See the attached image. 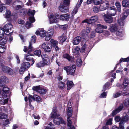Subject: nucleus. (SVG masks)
<instances>
[{
    "mask_svg": "<svg viewBox=\"0 0 129 129\" xmlns=\"http://www.w3.org/2000/svg\"><path fill=\"white\" fill-rule=\"evenodd\" d=\"M70 17V14L67 13L62 14L60 15L59 17L58 14H56L55 15H54L53 14H51L49 16V17L50 23L51 24L55 23H56L57 21L56 19L59 18L61 20L68 21L69 20Z\"/></svg>",
    "mask_w": 129,
    "mask_h": 129,
    "instance_id": "1",
    "label": "nucleus"
},
{
    "mask_svg": "<svg viewBox=\"0 0 129 129\" xmlns=\"http://www.w3.org/2000/svg\"><path fill=\"white\" fill-rule=\"evenodd\" d=\"M57 108L56 107H55L53 108L52 112L51 114V117L54 118L53 121L54 123L58 125L60 123L65 124V122L61 117H59L60 115L57 113Z\"/></svg>",
    "mask_w": 129,
    "mask_h": 129,
    "instance_id": "2",
    "label": "nucleus"
},
{
    "mask_svg": "<svg viewBox=\"0 0 129 129\" xmlns=\"http://www.w3.org/2000/svg\"><path fill=\"white\" fill-rule=\"evenodd\" d=\"M3 93L2 94V98L0 100V103L2 105H4L7 103L9 100L8 98H7V93L9 92V88L6 87H4L3 89Z\"/></svg>",
    "mask_w": 129,
    "mask_h": 129,
    "instance_id": "3",
    "label": "nucleus"
},
{
    "mask_svg": "<svg viewBox=\"0 0 129 129\" xmlns=\"http://www.w3.org/2000/svg\"><path fill=\"white\" fill-rule=\"evenodd\" d=\"M32 48L31 44L30 43L29 47L28 48L26 46H24L23 50L25 52L28 51V54L27 55H25L24 60H26L28 61H31L32 62V65H33L35 61L31 57V56H30L31 54L29 53L31 51Z\"/></svg>",
    "mask_w": 129,
    "mask_h": 129,
    "instance_id": "4",
    "label": "nucleus"
},
{
    "mask_svg": "<svg viewBox=\"0 0 129 129\" xmlns=\"http://www.w3.org/2000/svg\"><path fill=\"white\" fill-rule=\"evenodd\" d=\"M76 68V66L75 65L64 67L63 68L66 71L67 74L71 75H74Z\"/></svg>",
    "mask_w": 129,
    "mask_h": 129,
    "instance_id": "5",
    "label": "nucleus"
},
{
    "mask_svg": "<svg viewBox=\"0 0 129 129\" xmlns=\"http://www.w3.org/2000/svg\"><path fill=\"white\" fill-rule=\"evenodd\" d=\"M13 6L14 9L18 12L23 8V4L22 2L20 1H16L13 3Z\"/></svg>",
    "mask_w": 129,
    "mask_h": 129,
    "instance_id": "6",
    "label": "nucleus"
},
{
    "mask_svg": "<svg viewBox=\"0 0 129 129\" xmlns=\"http://www.w3.org/2000/svg\"><path fill=\"white\" fill-rule=\"evenodd\" d=\"M41 46L42 48L46 52H49L51 51V45L49 43L45 42Z\"/></svg>",
    "mask_w": 129,
    "mask_h": 129,
    "instance_id": "7",
    "label": "nucleus"
},
{
    "mask_svg": "<svg viewBox=\"0 0 129 129\" xmlns=\"http://www.w3.org/2000/svg\"><path fill=\"white\" fill-rule=\"evenodd\" d=\"M41 57L43 60V62L44 65H48L51 63L50 58L46 54L41 55Z\"/></svg>",
    "mask_w": 129,
    "mask_h": 129,
    "instance_id": "8",
    "label": "nucleus"
},
{
    "mask_svg": "<svg viewBox=\"0 0 129 129\" xmlns=\"http://www.w3.org/2000/svg\"><path fill=\"white\" fill-rule=\"evenodd\" d=\"M32 89L33 90L41 94H45L47 92V90L46 89L41 87L40 86L33 87Z\"/></svg>",
    "mask_w": 129,
    "mask_h": 129,
    "instance_id": "9",
    "label": "nucleus"
},
{
    "mask_svg": "<svg viewBox=\"0 0 129 129\" xmlns=\"http://www.w3.org/2000/svg\"><path fill=\"white\" fill-rule=\"evenodd\" d=\"M98 19V16H93L91 17L89 19H86L82 21V23L83 24L85 23L88 24H90L92 22H96Z\"/></svg>",
    "mask_w": 129,
    "mask_h": 129,
    "instance_id": "10",
    "label": "nucleus"
},
{
    "mask_svg": "<svg viewBox=\"0 0 129 129\" xmlns=\"http://www.w3.org/2000/svg\"><path fill=\"white\" fill-rule=\"evenodd\" d=\"M109 3L107 1H105L102 3L100 6V10L101 11H103L106 10L107 8L109 7Z\"/></svg>",
    "mask_w": 129,
    "mask_h": 129,
    "instance_id": "11",
    "label": "nucleus"
},
{
    "mask_svg": "<svg viewBox=\"0 0 129 129\" xmlns=\"http://www.w3.org/2000/svg\"><path fill=\"white\" fill-rule=\"evenodd\" d=\"M35 12L34 10L29 9L27 12L28 15L30 16L29 18L30 21L31 22H34L35 21V20L34 17V15Z\"/></svg>",
    "mask_w": 129,
    "mask_h": 129,
    "instance_id": "12",
    "label": "nucleus"
},
{
    "mask_svg": "<svg viewBox=\"0 0 129 129\" xmlns=\"http://www.w3.org/2000/svg\"><path fill=\"white\" fill-rule=\"evenodd\" d=\"M2 66V70L4 72L8 73L11 75H13V71L12 69L8 67L4 66L3 64Z\"/></svg>",
    "mask_w": 129,
    "mask_h": 129,
    "instance_id": "13",
    "label": "nucleus"
},
{
    "mask_svg": "<svg viewBox=\"0 0 129 129\" xmlns=\"http://www.w3.org/2000/svg\"><path fill=\"white\" fill-rule=\"evenodd\" d=\"M108 9L110 10V12H107L108 15L112 16H114L116 13V9L115 7L114 6H112L109 7Z\"/></svg>",
    "mask_w": 129,
    "mask_h": 129,
    "instance_id": "14",
    "label": "nucleus"
},
{
    "mask_svg": "<svg viewBox=\"0 0 129 129\" xmlns=\"http://www.w3.org/2000/svg\"><path fill=\"white\" fill-rule=\"evenodd\" d=\"M70 102L68 103V107L67 110V116L68 117H69L72 116L73 113V109L71 105H70Z\"/></svg>",
    "mask_w": 129,
    "mask_h": 129,
    "instance_id": "15",
    "label": "nucleus"
},
{
    "mask_svg": "<svg viewBox=\"0 0 129 129\" xmlns=\"http://www.w3.org/2000/svg\"><path fill=\"white\" fill-rule=\"evenodd\" d=\"M97 27L95 29L96 32L99 33H101L103 31V29H106L107 28V27L106 26L100 24L97 25Z\"/></svg>",
    "mask_w": 129,
    "mask_h": 129,
    "instance_id": "16",
    "label": "nucleus"
},
{
    "mask_svg": "<svg viewBox=\"0 0 129 129\" xmlns=\"http://www.w3.org/2000/svg\"><path fill=\"white\" fill-rule=\"evenodd\" d=\"M112 16H109L107 14H104V19L107 23H111L112 22L113 20V18Z\"/></svg>",
    "mask_w": 129,
    "mask_h": 129,
    "instance_id": "17",
    "label": "nucleus"
},
{
    "mask_svg": "<svg viewBox=\"0 0 129 129\" xmlns=\"http://www.w3.org/2000/svg\"><path fill=\"white\" fill-rule=\"evenodd\" d=\"M47 32L44 30L43 28H41L40 30L39 31H37L35 34L37 35H40L42 37H45L46 34Z\"/></svg>",
    "mask_w": 129,
    "mask_h": 129,
    "instance_id": "18",
    "label": "nucleus"
},
{
    "mask_svg": "<svg viewBox=\"0 0 129 129\" xmlns=\"http://www.w3.org/2000/svg\"><path fill=\"white\" fill-rule=\"evenodd\" d=\"M60 10L62 12L66 13L69 11V8L68 7L65 6L62 3H61L59 7Z\"/></svg>",
    "mask_w": 129,
    "mask_h": 129,
    "instance_id": "19",
    "label": "nucleus"
},
{
    "mask_svg": "<svg viewBox=\"0 0 129 129\" xmlns=\"http://www.w3.org/2000/svg\"><path fill=\"white\" fill-rule=\"evenodd\" d=\"M119 29V27L117 24H110L109 29L112 32H114L117 31Z\"/></svg>",
    "mask_w": 129,
    "mask_h": 129,
    "instance_id": "20",
    "label": "nucleus"
},
{
    "mask_svg": "<svg viewBox=\"0 0 129 129\" xmlns=\"http://www.w3.org/2000/svg\"><path fill=\"white\" fill-rule=\"evenodd\" d=\"M123 108V104H121L117 108L112 111V115L114 116L121 111Z\"/></svg>",
    "mask_w": 129,
    "mask_h": 129,
    "instance_id": "21",
    "label": "nucleus"
},
{
    "mask_svg": "<svg viewBox=\"0 0 129 129\" xmlns=\"http://www.w3.org/2000/svg\"><path fill=\"white\" fill-rule=\"evenodd\" d=\"M7 82V78L5 76H2L0 77V87L3 86Z\"/></svg>",
    "mask_w": 129,
    "mask_h": 129,
    "instance_id": "22",
    "label": "nucleus"
},
{
    "mask_svg": "<svg viewBox=\"0 0 129 129\" xmlns=\"http://www.w3.org/2000/svg\"><path fill=\"white\" fill-rule=\"evenodd\" d=\"M129 14V10H126L123 13L121 14L120 16V19L124 20Z\"/></svg>",
    "mask_w": 129,
    "mask_h": 129,
    "instance_id": "23",
    "label": "nucleus"
},
{
    "mask_svg": "<svg viewBox=\"0 0 129 129\" xmlns=\"http://www.w3.org/2000/svg\"><path fill=\"white\" fill-rule=\"evenodd\" d=\"M81 40V37L79 36L75 37L73 40V44L74 45H78L80 42Z\"/></svg>",
    "mask_w": 129,
    "mask_h": 129,
    "instance_id": "24",
    "label": "nucleus"
},
{
    "mask_svg": "<svg viewBox=\"0 0 129 129\" xmlns=\"http://www.w3.org/2000/svg\"><path fill=\"white\" fill-rule=\"evenodd\" d=\"M7 25H5L3 28H0V39H1L4 35V33H6L5 30L6 29H8V28H6V26Z\"/></svg>",
    "mask_w": 129,
    "mask_h": 129,
    "instance_id": "25",
    "label": "nucleus"
},
{
    "mask_svg": "<svg viewBox=\"0 0 129 129\" xmlns=\"http://www.w3.org/2000/svg\"><path fill=\"white\" fill-rule=\"evenodd\" d=\"M63 57L64 58H66L69 61L71 62L74 61V58L73 57L70 56L67 54H64L63 55Z\"/></svg>",
    "mask_w": 129,
    "mask_h": 129,
    "instance_id": "26",
    "label": "nucleus"
},
{
    "mask_svg": "<svg viewBox=\"0 0 129 129\" xmlns=\"http://www.w3.org/2000/svg\"><path fill=\"white\" fill-rule=\"evenodd\" d=\"M116 38L119 40H121L120 38L122 37L123 33L121 31H117L116 33Z\"/></svg>",
    "mask_w": 129,
    "mask_h": 129,
    "instance_id": "27",
    "label": "nucleus"
},
{
    "mask_svg": "<svg viewBox=\"0 0 129 129\" xmlns=\"http://www.w3.org/2000/svg\"><path fill=\"white\" fill-rule=\"evenodd\" d=\"M81 45L82 46L80 49V51L81 52H83L85 50L87 47V46L85 42L84 43L83 42H81Z\"/></svg>",
    "mask_w": 129,
    "mask_h": 129,
    "instance_id": "28",
    "label": "nucleus"
},
{
    "mask_svg": "<svg viewBox=\"0 0 129 129\" xmlns=\"http://www.w3.org/2000/svg\"><path fill=\"white\" fill-rule=\"evenodd\" d=\"M67 84V90H68L70 89L74 85L73 82L71 81H68Z\"/></svg>",
    "mask_w": 129,
    "mask_h": 129,
    "instance_id": "29",
    "label": "nucleus"
},
{
    "mask_svg": "<svg viewBox=\"0 0 129 129\" xmlns=\"http://www.w3.org/2000/svg\"><path fill=\"white\" fill-rule=\"evenodd\" d=\"M50 42H51L50 44L51 45V48H52V47H55L58 44L57 41L52 39L50 40Z\"/></svg>",
    "mask_w": 129,
    "mask_h": 129,
    "instance_id": "30",
    "label": "nucleus"
},
{
    "mask_svg": "<svg viewBox=\"0 0 129 129\" xmlns=\"http://www.w3.org/2000/svg\"><path fill=\"white\" fill-rule=\"evenodd\" d=\"M6 25H7L6 26V28H8V29H6L5 30V31H6V33H5V34H6L7 35V33H8L9 32V30H11V29L13 27V26L11 24V23L9 22Z\"/></svg>",
    "mask_w": 129,
    "mask_h": 129,
    "instance_id": "31",
    "label": "nucleus"
},
{
    "mask_svg": "<svg viewBox=\"0 0 129 129\" xmlns=\"http://www.w3.org/2000/svg\"><path fill=\"white\" fill-rule=\"evenodd\" d=\"M58 87L61 89H63L66 87V85L65 83L62 82H59L58 84Z\"/></svg>",
    "mask_w": 129,
    "mask_h": 129,
    "instance_id": "32",
    "label": "nucleus"
},
{
    "mask_svg": "<svg viewBox=\"0 0 129 129\" xmlns=\"http://www.w3.org/2000/svg\"><path fill=\"white\" fill-rule=\"evenodd\" d=\"M118 22L120 26L123 27L124 26L125 24L124 20L120 19L118 20Z\"/></svg>",
    "mask_w": 129,
    "mask_h": 129,
    "instance_id": "33",
    "label": "nucleus"
},
{
    "mask_svg": "<svg viewBox=\"0 0 129 129\" xmlns=\"http://www.w3.org/2000/svg\"><path fill=\"white\" fill-rule=\"evenodd\" d=\"M122 5L123 7H127L129 5V2L127 0H123L122 2Z\"/></svg>",
    "mask_w": 129,
    "mask_h": 129,
    "instance_id": "34",
    "label": "nucleus"
},
{
    "mask_svg": "<svg viewBox=\"0 0 129 129\" xmlns=\"http://www.w3.org/2000/svg\"><path fill=\"white\" fill-rule=\"evenodd\" d=\"M122 94V91L114 93L113 94V97L114 98H116L120 96Z\"/></svg>",
    "mask_w": 129,
    "mask_h": 129,
    "instance_id": "35",
    "label": "nucleus"
},
{
    "mask_svg": "<svg viewBox=\"0 0 129 129\" xmlns=\"http://www.w3.org/2000/svg\"><path fill=\"white\" fill-rule=\"evenodd\" d=\"M18 12L20 13L21 15H24L26 13V9H24L23 8L22 9H20L19 10Z\"/></svg>",
    "mask_w": 129,
    "mask_h": 129,
    "instance_id": "36",
    "label": "nucleus"
},
{
    "mask_svg": "<svg viewBox=\"0 0 129 129\" xmlns=\"http://www.w3.org/2000/svg\"><path fill=\"white\" fill-rule=\"evenodd\" d=\"M110 86V84L109 82H107L104 85L103 87L102 91H105V90L108 89Z\"/></svg>",
    "mask_w": 129,
    "mask_h": 129,
    "instance_id": "37",
    "label": "nucleus"
},
{
    "mask_svg": "<svg viewBox=\"0 0 129 129\" xmlns=\"http://www.w3.org/2000/svg\"><path fill=\"white\" fill-rule=\"evenodd\" d=\"M66 39V37L65 36L62 35L59 37L60 42L61 44L64 42Z\"/></svg>",
    "mask_w": 129,
    "mask_h": 129,
    "instance_id": "38",
    "label": "nucleus"
},
{
    "mask_svg": "<svg viewBox=\"0 0 129 129\" xmlns=\"http://www.w3.org/2000/svg\"><path fill=\"white\" fill-rule=\"evenodd\" d=\"M3 108H4L3 110L6 112H8L9 111H10L11 109L9 105H8L6 106H3L2 107V108L3 109Z\"/></svg>",
    "mask_w": 129,
    "mask_h": 129,
    "instance_id": "39",
    "label": "nucleus"
},
{
    "mask_svg": "<svg viewBox=\"0 0 129 129\" xmlns=\"http://www.w3.org/2000/svg\"><path fill=\"white\" fill-rule=\"evenodd\" d=\"M45 129H55L54 125L50 122L48 126H46Z\"/></svg>",
    "mask_w": 129,
    "mask_h": 129,
    "instance_id": "40",
    "label": "nucleus"
},
{
    "mask_svg": "<svg viewBox=\"0 0 129 129\" xmlns=\"http://www.w3.org/2000/svg\"><path fill=\"white\" fill-rule=\"evenodd\" d=\"M76 65L78 67L80 66L82 64V62L80 58L77 59L76 61Z\"/></svg>",
    "mask_w": 129,
    "mask_h": 129,
    "instance_id": "41",
    "label": "nucleus"
},
{
    "mask_svg": "<svg viewBox=\"0 0 129 129\" xmlns=\"http://www.w3.org/2000/svg\"><path fill=\"white\" fill-rule=\"evenodd\" d=\"M22 66L26 69L27 68L29 67L30 66V64L28 62H24L22 64Z\"/></svg>",
    "mask_w": 129,
    "mask_h": 129,
    "instance_id": "42",
    "label": "nucleus"
},
{
    "mask_svg": "<svg viewBox=\"0 0 129 129\" xmlns=\"http://www.w3.org/2000/svg\"><path fill=\"white\" fill-rule=\"evenodd\" d=\"M34 100L37 102H40L41 100V97L36 95H34Z\"/></svg>",
    "mask_w": 129,
    "mask_h": 129,
    "instance_id": "43",
    "label": "nucleus"
},
{
    "mask_svg": "<svg viewBox=\"0 0 129 129\" xmlns=\"http://www.w3.org/2000/svg\"><path fill=\"white\" fill-rule=\"evenodd\" d=\"M115 5L119 12H120L121 10V5L120 3L119 2H117L115 3Z\"/></svg>",
    "mask_w": 129,
    "mask_h": 129,
    "instance_id": "44",
    "label": "nucleus"
},
{
    "mask_svg": "<svg viewBox=\"0 0 129 129\" xmlns=\"http://www.w3.org/2000/svg\"><path fill=\"white\" fill-rule=\"evenodd\" d=\"M54 34V29L53 27H50L48 31V34L52 35Z\"/></svg>",
    "mask_w": 129,
    "mask_h": 129,
    "instance_id": "45",
    "label": "nucleus"
},
{
    "mask_svg": "<svg viewBox=\"0 0 129 129\" xmlns=\"http://www.w3.org/2000/svg\"><path fill=\"white\" fill-rule=\"evenodd\" d=\"M7 39L6 37H4L0 40V43L2 44H6L7 41Z\"/></svg>",
    "mask_w": 129,
    "mask_h": 129,
    "instance_id": "46",
    "label": "nucleus"
},
{
    "mask_svg": "<svg viewBox=\"0 0 129 129\" xmlns=\"http://www.w3.org/2000/svg\"><path fill=\"white\" fill-rule=\"evenodd\" d=\"M34 53L35 55L39 57L40 56L41 54V50H37L35 51L34 52Z\"/></svg>",
    "mask_w": 129,
    "mask_h": 129,
    "instance_id": "47",
    "label": "nucleus"
},
{
    "mask_svg": "<svg viewBox=\"0 0 129 129\" xmlns=\"http://www.w3.org/2000/svg\"><path fill=\"white\" fill-rule=\"evenodd\" d=\"M129 82L128 79L127 78H125L123 81V83L122 85L125 86H126L129 84Z\"/></svg>",
    "mask_w": 129,
    "mask_h": 129,
    "instance_id": "48",
    "label": "nucleus"
},
{
    "mask_svg": "<svg viewBox=\"0 0 129 129\" xmlns=\"http://www.w3.org/2000/svg\"><path fill=\"white\" fill-rule=\"evenodd\" d=\"M30 22H27L26 23V27L27 29L29 28L33 27V25L32 24V23L33 22H31L30 21Z\"/></svg>",
    "mask_w": 129,
    "mask_h": 129,
    "instance_id": "49",
    "label": "nucleus"
},
{
    "mask_svg": "<svg viewBox=\"0 0 129 129\" xmlns=\"http://www.w3.org/2000/svg\"><path fill=\"white\" fill-rule=\"evenodd\" d=\"M124 104L126 106H129V98L126 99L124 101Z\"/></svg>",
    "mask_w": 129,
    "mask_h": 129,
    "instance_id": "50",
    "label": "nucleus"
},
{
    "mask_svg": "<svg viewBox=\"0 0 129 129\" xmlns=\"http://www.w3.org/2000/svg\"><path fill=\"white\" fill-rule=\"evenodd\" d=\"M6 17L7 18H9L11 16V13L9 10H7L6 12Z\"/></svg>",
    "mask_w": 129,
    "mask_h": 129,
    "instance_id": "51",
    "label": "nucleus"
},
{
    "mask_svg": "<svg viewBox=\"0 0 129 129\" xmlns=\"http://www.w3.org/2000/svg\"><path fill=\"white\" fill-rule=\"evenodd\" d=\"M128 116L127 115H126L122 118L121 121H122L123 122L125 123L128 120Z\"/></svg>",
    "mask_w": 129,
    "mask_h": 129,
    "instance_id": "52",
    "label": "nucleus"
},
{
    "mask_svg": "<svg viewBox=\"0 0 129 129\" xmlns=\"http://www.w3.org/2000/svg\"><path fill=\"white\" fill-rule=\"evenodd\" d=\"M7 115L5 113H2L0 114V119H3L7 118Z\"/></svg>",
    "mask_w": 129,
    "mask_h": 129,
    "instance_id": "53",
    "label": "nucleus"
},
{
    "mask_svg": "<svg viewBox=\"0 0 129 129\" xmlns=\"http://www.w3.org/2000/svg\"><path fill=\"white\" fill-rule=\"evenodd\" d=\"M44 65L42 61H41L38 63H37L36 65V66L38 68H41V67H43Z\"/></svg>",
    "mask_w": 129,
    "mask_h": 129,
    "instance_id": "54",
    "label": "nucleus"
},
{
    "mask_svg": "<svg viewBox=\"0 0 129 129\" xmlns=\"http://www.w3.org/2000/svg\"><path fill=\"white\" fill-rule=\"evenodd\" d=\"M80 50V48L78 47H76L75 48L73 49V52L75 54H77L79 52Z\"/></svg>",
    "mask_w": 129,
    "mask_h": 129,
    "instance_id": "55",
    "label": "nucleus"
},
{
    "mask_svg": "<svg viewBox=\"0 0 129 129\" xmlns=\"http://www.w3.org/2000/svg\"><path fill=\"white\" fill-rule=\"evenodd\" d=\"M124 123L122 122V121H121L119 123V126L118 128L119 129H124Z\"/></svg>",
    "mask_w": 129,
    "mask_h": 129,
    "instance_id": "56",
    "label": "nucleus"
},
{
    "mask_svg": "<svg viewBox=\"0 0 129 129\" xmlns=\"http://www.w3.org/2000/svg\"><path fill=\"white\" fill-rule=\"evenodd\" d=\"M67 125L69 127L71 126L72 124V122L70 120V117H67Z\"/></svg>",
    "mask_w": 129,
    "mask_h": 129,
    "instance_id": "57",
    "label": "nucleus"
},
{
    "mask_svg": "<svg viewBox=\"0 0 129 129\" xmlns=\"http://www.w3.org/2000/svg\"><path fill=\"white\" fill-rule=\"evenodd\" d=\"M10 123L9 121V120L8 119L6 120L3 123V125L4 126H7Z\"/></svg>",
    "mask_w": 129,
    "mask_h": 129,
    "instance_id": "58",
    "label": "nucleus"
},
{
    "mask_svg": "<svg viewBox=\"0 0 129 129\" xmlns=\"http://www.w3.org/2000/svg\"><path fill=\"white\" fill-rule=\"evenodd\" d=\"M6 49L5 46H2L0 45V53H2L4 52L5 50ZM1 55H0V57H1Z\"/></svg>",
    "mask_w": 129,
    "mask_h": 129,
    "instance_id": "59",
    "label": "nucleus"
},
{
    "mask_svg": "<svg viewBox=\"0 0 129 129\" xmlns=\"http://www.w3.org/2000/svg\"><path fill=\"white\" fill-rule=\"evenodd\" d=\"M129 61V58L128 57L127 58L123 59V58H121L119 60V63H120L122 62H127Z\"/></svg>",
    "mask_w": 129,
    "mask_h": 129,
    "instance_id": "60",
    "label": "nucleus"
},
{
    "mask_svg": "<svg viewBox=\"0 0 129 129\" xmlns=\"http://www.w3.org/2000/svg\"><path fill=\"white\" fill-rule=\"evenodd\" d=\"M103 0H94L93 3L95 5H99L102 2Z\"/></svg>",
    "mask_w": 129,
    "mask_h": 129,
    "instance_id": "61",
    "label": "nucleus"
},
{
    "mask_svg": "<svg viewBox=\"0 0 129 129\" xmlns=\"http://www.w3.org/2000/svg\"><path fill=\"white\" fill-rule=\"evenodd\" d=\"M62 3L64 5L67 6L70 3V1L69 0H64L63 3Z\"/></svg>",
    "mask_w": 129,
    "mask_h": 129,
    "instance_id": "62",
    "label": "nucleus"
},
{
    "mask_svg": "<svg viewBox=\"0 0 129 129\" xmlns=\"http://www.w3.org/2000/svg\"><path fill=\"white\" fill-rule=\"evenodd\" d=\"M80 7H78V5L77 6V5H76L73 11V13L74 14H75L77 12L78 9Z\"/></svg>",
    "mask_w": 129,
    "mask_h": 129,
    "instance_id": "63",
    "label": "nucleus"
},
{
    "mask_svg": "<svg viewBox=\"0 0 129 129\" xmlns=\"http://www.w3.org/2000/svg\"><path fill=\"white\" fill-rule=\"evenodd\" d=\"M112 119L111 118L109 119L106 122V124L107 125H111L112 124Z\"/></svg>",
    "mask_w": 129,
    "mask_h": 129,
    "instance_id": "64",
    "label": "nucleus"
}]
</instances>
